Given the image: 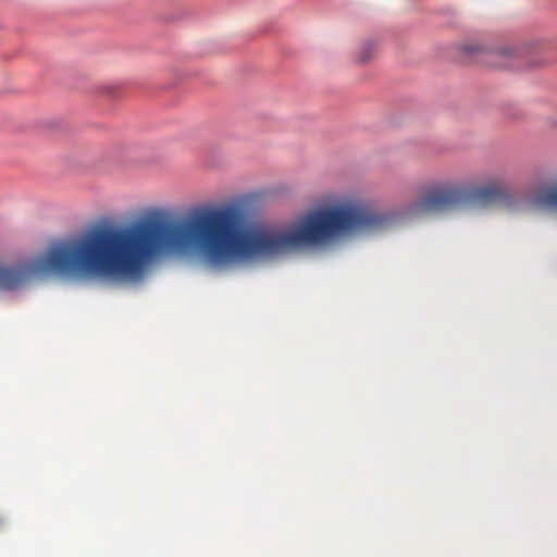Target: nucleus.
<instances>
[{
	"label": "nucleus",
	"mask_w": 557,
	"mask_h": 557,
	"mask_svg": "<svg viewBox=\"0 0 557 557\" xmlns=\"http://www.w3.org/2000/svg\"><path fill=\"white\" fill-rule=\"evenodd\" d=\"M506 197L507 190L498 182L471 188L444 184L428 190L416 203L414 209L418 212H438L465 205L486 206Z\"/></svg>",
	"instance_id": "nucleus-2"
},
{
	"label": "nucleus",
	"mask_w": 557,
	"mask_h": 557,
	"mask_svg": "<svg viewBox=\"0 0 557 557\" xmlns=\"http://www.w3.org/2000/svg\"><path fill=\"white\" fill-rule=\"evenodd\" d=\"M33 272L129 281V224L97 227L78 239L52 247L33 265L0 264V289L23 287Z\"/></svg>",
	"instance_id": "nucleus-1"
},
{
	"label": "nucleus",
	"mask_w": 557,
	"mask_h": 557,
	"mask_svg": "<svg viewBox=\"0 0 557 557\" xmlns=\"http://www.w3.org/2000/svg\"><path fill=\"white\" fill-rule=\"evenodd\" d=\"M534 203L541 208L557 210V185L537 193Z\"/></svg>",
	"instance_id": "nucleus-4"
},
{
	"label": "nucleus",
	"mask_w": 557,
	"mask_h": 557,
	"mask_svg": "<svg viewBox=\"0 0 557 557\" xmlns=\"http://www.w3.org/2000/svg\"><path fill=\"white\" fill-rule=\"evenodd\" d=\"M466 51L469 54H474L479 52L482 54L480 61L486 62L488 65L503 67L506 66V62L504 61L507 57H510L515 53L512 49H500L495 51H487L474 46H467Z\"/></svg>",
	"instance_id": "nucleus-3"
},
{
	"label": "nucleus",
	"mask_w": 557,
	"mask_h": 557,
	"mask_svg": "<svg viewBox=\"0 0 557 557\" xmlns=\"http://www.w3.org/2000/svg\"><path fill=\"white\" fill-rule=\"evenodd\" d=\"M374 51V45L373 44H367L361 48V51L359 53V59L361 62H367L371 59Z\"/></svg>",
	"instance_id": "nucleus-5"
}]
</instances>
